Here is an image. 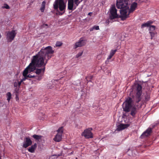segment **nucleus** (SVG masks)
Masks as SVG:
<instances>
[{
    "label": "nucleus",
    "instance_id": "nucleus-40",
    "mask_svg": "<svg viewBox=\"0 0 159 159\" xmlns=\"http://www.w3.org/2000/svg\"><path fill=\"white\" fill-rule=\"evenodd\" d=\"M2 37V35L1 34H0V38H1Z\"/></svg>",
    "mask_w": 159,
    "mask_h": 159
},
{
    "label": "nucleus",
    "instance_id": "nucleus-34",
    "mask_svg": "<svg viewBox=\"0 0 159 159\" xmlns=\"http://www.w3.org/2000/svg\"><path fill=\"white\" fill-rule=\"evenodd\" d=\"M113 56H112L111 54H110L109 56H108V57L107 58V60H108L109 59H111Z\"/></svg>",
    "mask_w": 159,
    "mask_h": 159
},
{
    "label": "nucleus",
    "instance_id": "nucleus-32",
    "mask_svg": "<svg viewBox=\"0 0 159 159\" xmlns=\"http://www.w3.org/2000/svg\"><path fill=\"white\" fill-rule=\"evenodd\" d=\"M80 80H77L76 81V83H75V84L77 86L80 85Z\"/></svg>",
    "mask_w": 159,
    "mask_h": 159
},
{
    "label": "nucleus",
    "instance_id": "nucleus-13",
    "mask_svg": "<svg viewBox=\"0 0 159 159\" xmlns=\"http://www.w3.org/2000/svg\"><path fill=\"white\" fill-rule=\"evenodd\" d=\"M129 126V125L128 124H120L117 126V130L118 131H120L127 128Z\"/></svg>",
    "mask_w": 159,
    "mask_h": 159
},
{
    "label": "nucleus",
    "instance_id": "nucleus-5",
    "mask_svg": "<svg viewBox=\"0 0 159 159\" xmlns=\"http://www.w3.org/2000/svg\"><path fill=\"white\" fill-rule=\"evenodd\" d=\"M110 20L112 19L116 18L118 17V16L117 13V9H116L115 6L112 5L111 7L110 10Z\"/></svg>",
    "mask_w": 159,
    "mask_h": 159
},
{
    "label": "nucleus",
    "instance_id": "nucleus-23",
    "mask_svg": "<svg viewBox=\"0 0 159 159\" xmlns=\"http://www.w3.org/2000/svg\"><path fill=\"white\" fill-rule=\"evenodd\" d=\"M82 0H81L80 1L79 0H74L75 6L77 7L80 3L82 1Z\"/></svg>",
    "mask_w": 159,
    "mask_h": 159
},
{
    "label": "nucleus",
    "instance_id": "nucleus-35",
    "mask_svg": "<svg viewBox=\"0 0 159 159\" xmlns=\"http://www.w3.org/2000/svg\"><path fill=\"white\" fill-rule=\"evenodd\" d=\"M22 82H21V80L20 81H19V86L20 85V84Z\"/></svg>",
    "mask_w": 159,
    "mask_h": 159
},
{
    "label": "nucleus",
    "instance_id": "nucleus-4",
    "mask_svg": "<svg viewBox=\"0 0 159 159\" xmlns=\"http://www.w3.org/2000/svg\"><path fill=\"white\" fill-rule=\"evenodd\" d=\"M53 6L55 9H57L59 8L61 11H63L62 12L58 11V14L59 15H62L65 11L66 4L63 0H55L53 4Z\"/></svg>",
    "mask_w": 159,
    "mask_h": 159
},
{
    "label": "nucleus",
    "instance_id": "nucleus-43",
    "mask_svg": "<svg viewBox=\"0 0 159 159\" xmlns=\"http://www.w3.org/2000/svg\"><path fill=\"white\" fill-rule=\"evenodd\" d=\"M126 0L128 1V0Z\"/></svg>",
    "mask_w": 159,
    "mask_h": 159
},
{
    "label": "nucleus",
    "instance_id": "nucleus-1",
    "mask_svg": "<svg viewBox=\"0 0 159 159\" xmlns=\"http://www.w3.org/2000/svg\"><path fill=\"white\" fill-rule=\"evenodd\" d=\"M46 52L47 54L45 55V58L47 60L49 59L52 56V54L54 53V51L50 46H48L46 48L43 47L38 52V54L34 56L32 59L31 62L24 70L23 75L24 78L21 80V82L27 79V74L29 72H32L35 69V66H41L43 64L44 60L43 56L44 55V52Z\"/></svg>",
    "mask_w": 159,
    "mask_h": 159
},
{
    "label": "nucleus",
    "instance_id": "nucleus-41",
    "mask_svg": "<svg viewBox=\"0 0 159 159\" xmlns=\"http://www.w3.org/2000/svg\"><path fill=\"white\" fill-rule=\"evenodd\" d=\"M49 88L50 89H51V88H52V87H49Z\"/></svg>",
    "mask_w": 159,
    "mask_h": 159
},
{
    "label": "nucleus",
    "instance_id": "nucleus-25",
    "mask_svg": "<svg viewBox=\"0 0 159 159\" xmlns=\"http://www.w3.org/2000/svg\"><path fill=\"white\" fill-rule=\"evenodd\" d=\"M2 8H6L7 9H9L10 8L9 6L7 4H4L3 6L2 7Z\"/></svg>",
    "mask_w": 159,
    "mask_h": 159
},
{
    "label": "nucleus",
    "instance_id": "nucleus-8",
    "mask_svg": "<svg viewBox=\"0 0 159 159\" xmlns=\"http://www.w3.org/2000/svg\"><path fill=\"white\" fill-rule=\"evenodd\" d=\"M16 34V33L14 30L7 32V39L8 41L11 42L14 39Z\"/></svg>",
    "mask_w": 159,
    "mask_h": 159
},
{
    "label": "nucleus",
    "instance_id": "nucleus-38",
    "mask_svg": "<svg viewBox=\"0 0 159 159\" xmlns=\"http://www.w3.org/2000/svg\"><path fill=\"white\" fill-rule=\"evenodd\" d=\"M92 14V12H89V13L88 15H90V14Z\"/></svg>",
    "mask_w": 159,
    "mask_h": 159
},
{
    "label": "nucleus",
    "instance_id": "nucleus-22",
    "mask_svg": "<svg viewBox=\"0 0 159 159\" xmlns=\"http://www.w3.org/2000/svg\"><path fill=\"white\" fill-rule=\"evenodd\" d=\"M7 100L9 102L11 98V94L10 92H8L7 94Z\"/></svg>",
    "mask_w": 159,
    "mask_h": 159
},
{
    "label": "nucleus",
    "instance_id": "nucleus-29",
    "mask_svg": "<svg viewBox=\"0 0 159 159\" xmlns=\"http://www.w3.org/2000/svg\"><path fill=\"white\" fill-rule=\"evenodd\" d=\"M19 81L16 80L14 82V87H17L19 86Z\"/></svg>",
    "mask_w": 159,
    "mask_h": 159
},
{
    "label": "nucleus",
    "instance_id": "nucleus-31",
    "mask_svg": "<svg viewBox=\"0 0 159 159\" xmlns=\"http://www.w3.org/2000/svg\"><path fill=\"white\" fill-rule=\"evenodd\" d=\"M83 54V52H79L76 56V58H78L81 56Z\"/></svg>",
    "mask_w": 159,
    "mask_h": 159
},
{
    "label": "nucleus",
    "instance_id": "nucleus-10",
    "mask_svg": "<svg viewBox=\"0 0 159 159\" xmlns=\"http://www.w3.org/2000/svg\"><path fill=\"white\" fill-rule=\"evenodd\" d=\"M86 43L85 41L82 38H81L74 45L73 48L76 49L78 47H82Z\"/></svg>",
    "mask_w": 159,
    "mask_h": 159
},
{
    "label": "nucleus",
    "instance_id": "nucleus-20",
    "mask_svg": "<svg viewBox=\"0 0 159 159\" xmlns=\"http://www.w3.org/2000/svg\"><path fill=\"white\" fill-rule=\"evenodd\" d=\"M99 28L98 26L94 25L90 28V31H92L94 30H99Z\"/></svg>",
    "mask_w": 159,
    "mask_h": 159
},
{
    "label": "nucleus",
    "instance_id": "nucleus-33",
    "mask_svg": "<svg viewBox=\"0 0 159 159\" xmlns=\"http://www.w3.org/2000/svg\"><path fill=\"white\" fill-rule=\"evenodd\" d=\"M150 33L151 36V39H152L155 35V33L154 32H150Z\"/></svg>",
    "mask_w": 159,
    "mask_h": 159
},
{
    "label": "nucleus",
    "instance_id": "nucleus-15",
    "mask_svg": "<svg viewBox=\"0 0 159 159\" xmlns=\"http://www.w3.org/2000/svg\"><path fill=\"white\" fill-rule=\"evenodd\" d=\"M73 0H69L68 1V8L69 10H73Z\"/></svg>",
    "mask_w": 159,
    "mask_h": 159
},
{
    "label": "nucleus",
    "instance_id": "nucleus-21",
    "mask_svg": "<svg viewBox=\"0 0 159 159\" xmlns=\"http://www.w3.org/2000/svg\"><path fill=\"white\" fill-rule=\"evenodd\" d=\"M33 137L35 139L39 140L41 139L42 136L40 135L34 134L33 135Z\"/></svg>",
    "mask_w": 159,
    "mask_h": 159
},
{
    "label": "nucleus",
    "instance_id": "nucleus-18",
    "mask_svg": "<svg viewBox=\"0 0 159 159\" xmlns=\"http://www.w3.org/2000/svg\"><path fill=\"white\" fill-rule=\"evenodd\" d=\"M152 22L151 21H147L146 23H143L141 25V28H143L145 27H148L150 26V25L152 24Z\"/></svg>",
    "mask_w": 159,
    "mask_h": 159
},
{
    "label": "nucleus",
    "instance_id": "nucleus-24",
    "mask_svg": "<svg viewBox=\"0 0 159 159\" xmlns=\"http://www.w3.org/2000/svg\"><path fill=\"white\" fill-rule=\"evenodd\" d=\"M57 131L58 132L57 134H62L63 132V127H61L59 128L57 130Z\"/></svg>",
    "mask_w": 159,
    "mask_h": 159
},
{
    "label": "nucleus",
    "instance_id": "nucleus-16",
    "mask_svg": "<svg viewBox=\"0 0 159 159\" xmlns=\"http://www.w3.org/2000/svg\"><path fill=\"white\" fill-rule=\"evenodd\" d=\"M62 139V134H57L54 138V140L57 142H59Z\"/></svg>",
    "mask_w": 159,
    "mask_h": 159
},
{
    "label": "nucleus",
    "instance_id": "nucleus-28",
    "mask_svg": "<svg viewBox=\"0 0 159 159\" xmlns=\"http://www.w3.org/2000/svg\"><path fill=\"white\" fill-rule=\"evenodd\" d=\"M116 51V49L111 50L110 52V54L112 55V56H113V55L115 54Z\"/></svg>",
    "mask_w": 159,
    "mask_h": 159
},
{
    "label": "nucleus",
    "instance_id": "nucleus-6",
    "mask_svg": "<svg viewBox=\"0 0 159 159\" xmlns=\"http://www.w3.org/2000/svg\"><path fill=\"white\" fill-rule=\"evenodd\" d=\"M128 2L126 0H117L116 6L117 8L120 9L128 7Z\"/></svg>",
    "mask_w": 159,
    "mask_h": 159
},
{
    "label": "nucleus",
    "instance_id": "nucleus-11",
    "mask_svg": "<svg viewBox=\"0 0 159 159\" xmlns=\"http://www.w3.org/2000/svg\"><path fill=\"white\" fill-rule=\"evenodd\" d=\"M32 141L30 138L26 137L25 138L23 143V147L25 148H26L30 145L32 144Z\"/></svg>",
    "mask_w": 159,
    "mask_h": 159
},
{
    "label": "nucleus",
    "instance_id": "nucleus-39",
    "mask_svg": "<svg viewBox=\"0 0 159 159\" xmlns=\"http://www.w3.org/2000/svg\"><path fill=\"white\" fill-rule=\"evenodd\" d=\"M109 22V20H107V21H106V22H107V23H108Z\"/></svg>",
    "mask_w": 159,
    "mask_h": 159
},
{
    "label": "nucleus",
    "instance_id": "nucleus-3",
    "mask_svg": "<svg viewBox=\"0 0 159 159\" xmlns=\"http://www.w3.org/2000/svg\"><path fill=\"white\" fill-rule=\"evenodd\" d=\"M47 52H44V54L43 56V58L44 60L43 65L39 66H35V68L36 67H40L43 66V67L42 68L37 69L36 70V75H32V74L31 73V74H29L28 76V77L34 79H35V80H41L43 76V74L45 71V66L47 63L48 61L49 60L48 59L47 60V58H45V55L47 54Z\"/></svg>",
    "mask_w": 159,
    "mask_h": 159
},
{
    "label": "nucleus",
    "instance_id": "nucleus-14",
    "mask_svg": "<svg viewBox=\"0 0 159 159\" xmlns=\"http://www.w3.org/2000/svg\"><path fill=\"white\" fill-rule=\"evenodd\" d=\"M137 5V4L136 2H134L131 5L130 8L129 9V13H131L133 12L134 11L136 8Z\"/></svg>",
    "mask_w": 159,
    "mask_h": 159
},
{
    "label": "nucleus",
    "instance_id": "nucleus-17",
    "mask_svg": "<svg viewBox=\"0 0 159 159\" xmlns=\"http://www.w3.org/2000/svg\"><path fill=\"white\" fill-rule=\"evenodd\" d=\"M37 147L36 143H35L34 145H32L28 149V151L31 153H33L34 152V150Z\"/></svg>",
    "mask_w": 159,
    "mask_h": 159
},
{
    "label": "nucleus",
    "instance_id": "nucleus-19",
    "mask_svg": "<svg viewBox=\"0 0 159 159\" xmlns=\"http://www.w3.org/2000/svg\"><path fill=\"white\" fill-rule=\"evenodd\" d=\"M46 2L45 1L42 2L40 10L41 12H43L45 8Z\"/></svg>",
    "mask_w": 159,
    "mask_h": 159
},
{
    "label": "nucleus",
    "instance_id": "nucleus-27",
    "mask_svg": "<svg viewBox=\"0 0 159 159\" xmlns=\"http://www.w3.org/2000/svg\"><path fill=\"white\" fill-rule=\"evenodd\" d=\"M144 97H145L144 98L145 99V101H148L149 100V99L150 98L149 95L147 94H146L144 96Z\"/></svg>",
    "mask_w": 159,
    "mask_h": 159
},
{
    "label": "nucleus",
    "instance_id": "nucleus-26",
    "mask_svg": "<svg viewBox=\"0 0 159 159\" xmlns=\"http://www.w3.org/2000/svg\"><path fill=\"white\" fill-rule=\"evenodd\" d=\"M62 44V43L61 42L57 41L56 43V47H60L61 46Z\"/></svg>",
    "mask_w": 159,
    "mask_h": 159
},
{
    "label": "nucleus",
    "instance_id": "nucleus-2",
    "mask_svg": "<svg viewBox=\"0 0 159 159\" xmlns=\"http://www.w3.org/2000/svg\"><path fill=\"white\" fill-rule=\"evenodd\" d=\"M142 95V87L141 85L137 84L136 86V92L134 94L131 93L130 97L127 98L125 102H124L123 108L124 110L126 112L131 111L130 114L133 116H135L137 112V108L134 106H132L135 103H138L143 99Z\"/></svg>",
    "mask_w": 159,
    "mask_h": 159
},
{
    "label": "nucleus",
    "instance_id": "nucleus-7",
    "mask_svg": "<svg viewBox=\"0 0 159 159\" xmlns=\"http://www.w3.org/2000/svg\"><path fill=\"white\" fill-rule=\"evenodd\" d=\"M129 7H125L124 8L120 9V12L121 17L123 18H126L128 17L129 14Z\"/></svg>",
    "mask_w": 159,
    "mask_h": 159
},
{
    "label": "nucleus",
    "instance_id": "nucleus-37",
    "mask_svg": "<svg viewBox=\"0 0 159 159\" xmlns=\"http://www.w3.org/2000/svg\"><path fill=\"white\" fill-rule=\"evenodd\" d=\"M45 26H48V25L47 24H46L43 25V26H44V27H45Z\"/></svg>",
    "mask_w": 159,
    "mask_h": 159
},
{
    "label": "nucleus",
    "instance_id": "nucleus-9",
    "mask_svg": "<svg viewBox=\"0 0 159 159\" xmlns=\"http://www.w3.org/2000/svg\"><path fill=\"white\" fill-rule=\"evenodd\" d=\"M92 129V128H89L84 130L82 134V135L84 136L86 139L93 138L92 133L91 132Z\"/></svg>",
    "mask_w": 159,
    "mask_h": 159
},
{
    "label": "nucleus",
    "instance_id": "nucleus-42",
    "mask_svg": "<svg viewBox=\"0 0 159 159\" xmlns=\"http://www.w3.org/2000/svg\"><path fill=\"white\" fill-rule=\"evenodd\" d=\"M75 159H78L77 158H76Z\"/></svg>",
    "mask_w": 159,
    "mask_h": 159
},
{
    "label": "nucleus",
    "instance_id": "nucleus-12",
    "mask_svg": "<svg viewBox=\"0 0 159 159\" xmlns=\"http://www.w3.org/2000/svg\"><path fill=\"white\" fill-rule=\"evenodd\" d=\"M152 129L150 128H148L145 131H144L141 135V137L142 138L147 137L149 135L151 134Z\"/></svg>",
    "mask_w": 159,
    "mask_h": 159
},
{
    "label": "nucleus",
    "instance_id": "nucleus-30",
    "mask_svg": "<svg viewBox=\"0 0 159 159\" xmlns=\"http://www.w3.org/2000/svg\"><path fill=\"white\" fill-rule=\"evenodd\" d=\"M155 27L154 25H151L150 26V30L153 31L155 30Z\"/></svg>",
    "mask_w": 159,
    "mask_h": 159
},
{
    "label": "nucleus",
    "instance_id": "nucleus-36",
    "mask_svg": "<svg viewBox=\"0 0 159 159\" xmlns=\"http://www.w3.org/2000/svg\"><path fill=\"white\" fill-rule=\"evenodd\" d=\"M52 82H54L55 83H57V81L56 80H53V81H52Z\"/></svg>",
    "mask_w": 159,
    "mask_h": 159
}]
</instances>
